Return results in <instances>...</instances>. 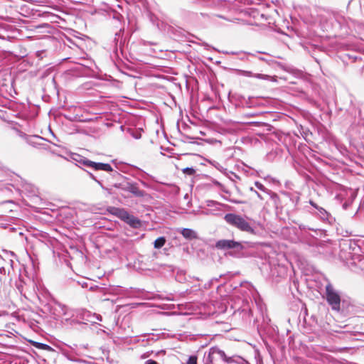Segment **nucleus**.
Returning a JSON list of instances; mask_svg holds the SVG:
<instances>
[{
    "instance_id": "f257e3e1",
    "label": "nucleus",
    "mask_w": 364,
    "mask_h": 364,
    "mask_svg": "<svg viewBox=\"0 0 364 364\" xmlns=\"http://www.w3.org/2000/svg\"><path fill=\"white\" fill-rule=\"evenodd\" d=\"M67 307L52 298L47 290V329H59L63 326H70L62 316L66 314Z\"/></svg>"
},
{
    "instance_id": "f03ea898",
    "label": "nucleus",
    "mask_w": 364,
    "mask_h": 364,
    "mask_svg": "<svg viewBox=\"0 0 364 364\" xmlns=\"http://www.w3.org/2000/svg\"><path fill=\"white\" fill-rule=\"evenodd\" d=\"M97 320L102 321V316L83 309L78 311L75 318L72 317L65 318V322L69 323L70 326H75L78 325L80 326V329L86 330L89 326V323L91 325H94L97 323Z\"/></svg>"
},
{
    "instance_id": "7ed1b4c3",
    "label": "nucleus",
    "mask_w": 364,
    "mask_h": 364,
    "mask_svg": "<svg viewBox=\"0 0 364 364\" xmlns=\"http://www.w3.org/2000/svg\"><path fill=\"white\" fill-rule=\"evenodd\" d=\"M107 210L109 214L118 218L132 228L138 229L142 226L141 220L130 214L124 208L109 206L107 208Z\"/></svg>"
},
{
    "instance_id": "20e7f679",
    "label": "nucleus",
    "mask_w": 364,
    "mask_h": 364,
    "mask_svg": "<svg viewBox=\"0 0 364 364\" xmlns=\"http://www.w3.org/2000/svg\"><path fill=\"white\" fill-rule=\"evenodd\" d=\"M215 247L220 250H230L229 255L237 258H240L243 256L242 251L245 249L243 242L225 239L218 240Z\"/></svg>"
},
{
    "instance_id": "39448f33",
    "label": "nucleus",
    "mask_w": 364,
    "mask_h": 364,
    "mask_svg": "<svg viewBox=\"0 0 364 364\" xmlns=\"http://www.w3.org/2000/svg\"><path fill=\"white\" fill-rule=\"evenodd\" d=\"M52 29L47 23V50H49L53 53H58L61 50L65 52V48H68L67 43L64 40L65 36L62 33H58L57 36L48 35V33H52Z\"/></svg>"
},
{
    "instance_id": "423d86ee",
    "label": "nucleus",
    "mask_w": 364,
    "mask_h": 364,
    "mask_svg": "<svg viewBox=\"0 0 364 364\" xmlns=\"http://www.w3.org/2000/svg\"><path fill=\"white\" fill-rule=\"evenodd\" d=\"M225 221L238 230L248 233L254 234L255 229L242 215L235 213H227L224 216Z\"/></svg>"
},
{
    "instance_id": "0eeeda50",
    "label": "nucleus",
    "mask_w": 364,
    "mask_h": 364,
    "mask_svg": "<svg viewBox=\"0 0 364 364\" xmlns=\"http://www.w3.org/2000/svg\"><path fill=\"white\" fill-rule=\"evenodd\" d=\"M238 355L227 356L225 352L217 346L211 347L208 353H205L203 361L205 364H212L219 360L227 363H231L236 360Z\"/></svg>"
},
{
    "instance_id": "6e6552de",
    "label": "nucleus",
    "mask_w": 364,
    "mask_h": 364,
    "mask_svg": "<svg viewBox=\"0 0 364 364\" xmlns=\"http://www.w3.org/2000/svg\"><path fill=\"white\" fill-rule=\"evenodd\" d=\"M98 171H103L107 173L103 176L105 183L114 187L115 184H119L122 179H127L117 169H114L109 164L100 162Z\"/></svg>"
},
{
    "instance_id": "1a4fd4ad",
    "label": "nucleus",
    "mask_w": 364,
    "mask_h": 364,
    "mask_svg": "<svg viewBox=\"0 0 364 364\" xmlns=\"http://www.w3.org/2000/svg\"><path fill=\"white\" fill-rule=\"evenodd\" d=\"M326 299L332 310L340 311L341 296L330 282H328L326 286Z\"/></svg>"
},
{
    "instance_id": "9d476101",
    "label": "nucleus",
    "mask_w": 364,
    "mask_h": 364,
    "mask_svg": "<svg viewBox=\"0 0 364 364\" xmlns=\"http://www.w3.org/2000/svg\"><path fill=\"white\" fill-rule=\"evenodd\" d=\"M64 211L65 209L47 201V225L54 222H63Z\"/></svg>"
},
{
    "instance_id": "9b49d317",
    "label": "nucleus",
    "mask_w": 364,
    "mask_h": 364,
    "mask_svg": "<svg viewBox=\"0 0 364 364\" xmlns=\"http://www.w3.org/2000/svg\"><path fill=\"white\" fill-rule=\"evenodd\" d=\"M114 188L127 191L138 198H143L147 195L144 191L139 189L137 183L129 182L126 181V179L119 184H115Z\"/></svg>"
},
{
    "instance_id": "f8f14e48",
    "label": "nucleus",
    "mask_w": 364,
    "mask_h": 364,
    "mask_svg": "<svg viewBox=\"0 0 364 364\" xmlns=\"http://www.w3.org/2000/svg\"><path fill=\"white\" fill-rule=\"evenodd\" d=\"M72 161L75 162V165L81 168V166H84L87 168H90L94 171H98L100 162H95L85 156H82L78 154L71 153L70 154V159Z\"/></svg>"
},
{
    "instance_id": "ddd939ff",
    "label": "nucleus",
    "mask_w": 364,
    "mask_h": 364,
    "mask_svg": "<svg viewBox=\"0 0 364 364\" xmlns=\"http://www.w3.org/2000/svg\"><path fill=\"white\" fill-rule=\"evenodd\" d=\"M64 40L67 43L68 48H65V54L63 55L58 60L59 63L64 60L71 58V55L77 54L79 50H80V47L75 43H74L70 38L65 36Z\"/></svg>"
},
{
    "instance_id": "4468645a",
    "label": "nucleus",
    "mask_w": 364,
    "mask_h": 364,
    "mask_svg": "<svg viewBox=\"0 0 364 364\" xmlns=\"http://www.w3.org/2000/svg\"><path fill=\"white\" fill-rule=\"evenodd\" d=\"M23 136L28 144L36 148H41L43 146L46 141L45 138L37 134L27 135L24 134Z\"/></svg>"
},
{
    "instance_id": "2eb2a0df",
    "label": "nucleus",
    "mask_w": 364,
    "mask_h": 364,
    "mask_svg": "<svg viewBox=\"0 0 364 364\" xmlns=\"http://www.w3.org/2000/svg\"><path fill=\"white\" fill-rule=\"evenodd\" d=\"M62 358L60 353L47 345V364H57Z\"/></svg>"
},
{
    "instance_id": "dca6fc26",
    "label": "nucleus",
    "mask_w": 364,
    "mask_h": 364,
    "mask_svg": "<svg viewBox=\"0 0 364 364\" xmlns=\"http://www.w3.org/2000/svg\"><path fill=\"white\" fill-rule=\"evenodd\" d=\"M206 205L208 207L210 208L211 209H208L205 210V214H212V215H217L218 211L221 210V208L225 205L219 203L215 200H209L206 201Z\"/></svg>"
},
{
    "instance_id": "f3484780",
    "label": "nucleus",
    "mask_w": 364,
    "mask_h": 364,
    "mask_svg": "<svg viewBox=\"0 0 364 364\" xmlns=\"http://www.w3.org/2000/svg\"><path fill=\"white\" fill-rule=\"evenodd\" d=\"M124 30L120 29L115 33L114 38V43L115 45L114 52L117 54L118 48L122 51L123 45L124 43V39L123 38Z\"/></svg>"
},
{
    "instance_id": "a211bd4d",
    "label": "nucleus",
    "mask_w": 364,
    "mask_h": 364,
    "mask_svg": "<svg viewBox=\"0 0 364 364\" xmlns=\"http://www.w3.org/2000/svg\"><path fill=\"white\" fill-rule=\"evenodd\" d=\"M182 236L188 240H192L198 238L197 232L191 228H182L178 231Z\"/></svg>"
},
{
    "instance_id": "6ab92c4d",
    "label": "nucleus",
    "mask_w": 364,
    "mask_h": 364,
    "mask_svg": "<svg viewBox=\"0 0 364 364\" xmlns=\"http://www.w3.org/2000/svg\"><path fill=\"white\" fill-rule=\"evenodd\" d=\"M267 196H269V199L271 200L274 207L277 210L280 208H282V203L281 200L278 196V194L272 191H269V193L267 194Z\"/></svg>"
},
{
    "instance_id": "aec40b11",
    "label": "nucleus",
    "mask_w": 364,
    "mask_h": 364,
    "mask_svg": "<svg viewBox=\"0 0 364 364\" xmlns=\"http://www.w3.org/2000/svg\"><path fill=\"white\" fill-rule=\"evenodd\" d=\"M317 212L316 213V215L322 220L323 221H329L331 218V214L323 208L319 206L317 208Z\"/></svg>"
},
{
    "instance_id": "412c9836",
    "label": "nucleus",
    "mask_w": 364,
    "mask_h": 364,
    "mask_svg": "<svg viewBox=\"0 0 364 364\" xmlns=\"http://www.w3.org/2000/svg\"><path fill=\"white\" fill-rule=\"evenodd\" d=\"M247 14L255 20V22L259 21L260 11L258 9L250 8L247 10Z\"/></svg>"
},
{
    "instance_id": "4be33fe9",
    "label": "nucleus",
    "mask_w": 364,
    "mask_h": 364,
    "mask_svg": "<svg viewBox=\"0 0 364 364\" xmlns=\"http://www.w3.org/2000/svg\"><path fill=\"white\" fill-rule=\"evenodd\" d=\"M85 171L87 172L91 179L95 181L101 188H104L105 180L103 179L102 175L98 177L87 170Z\"/></svg>"
},
{
    "instance_id": "5701e85b",
    "label": "nucleus",
    "mask_w": 364,
    "mask_h": 364,
    "mask_svg": "<svg viewBox=\"0 0 364 364\" xmlns=\"http://www.w3.org/2000/svg\"><path fill=\"white\" fill-rule=\"evenodd\" d=\"M85 171L87 172L91 179L95 181L101 188H104L105 180L103 179L102 175L98 177L87 170Z\"/></svg>"
},
{
    "instance_id": "b1692460",
    "label": "nucleus",
    "mask_w": 364,
    "mask_h": 364,
    "mask_svg": "<svg viewBox=\"0 0 364 364\" xmlns=\"http://www.w3.org/2000/svg\"><path fill=\"white\" fill-rule=\"evenodd\" d=\"M256 101H257V99H255L253 97H249L248 98L243 97V101L242 102V103L243 106L248 107V108H252V107H255L257 105V103Z\"/></svg>"
},
{
    "instance_id": "393cba45",
    "label": "nucleus",
    "mask_w": 364,
    "mask_h": 364,
    "mask_svg": "<svg viewBox=\"0 0 364 364\" xmlns=\"http://www.w3.org/2000/svg\"><path fill=\"white\" fill-rule=\"evenodd\" d=\"M222 191L224 193H225L226 194H228V196H223V198L225 200L229 201L232 203H235V204H245V201H244V200H239V199L231 197L230 193L228 191H227L224 188H223Z\"/></svg>"
},
{
    "instance_id": "a878e982",
    "label": "nucleus",
    "mask_w": 364,
    "mask_h": 364,
    "mask_svg": "<svg viewBox=\"0 0 364 364\" xmlns=\"http://www.w3.org/2000/svg\"><path fill=\"white\" fill-rule=\"evenodd\" d=\"M253 77H255V78H257L259 80L277 82L276 76H271V75H265V74H260V73L254 74Z\"/></svg>"
},
{
    "instance_id": "bb28decb",
    "label": "nucleus",
    "mask_w": 364,
    "mask_h": 364,
    "mask_svg": "<svg viewBox=\"0 0 364 364\" xmlns=\"http://www.w3.org/2000/svg\"><path fill=\"white\" fill-rule=\"evenodd\" d=\"M166 242V238L164 236H161L156 239L153 243L154 247L155 249H160L161 248Z\"/></svg>"
},
{
    "instance_id": "cd10ccee",
    "label": "nucleus",
    "mask_w": 364,
    "mask_h": 364,
    "mask_svg": "<svg viewBox=\"0 0 364 364\" xmlns=\"http://www.w3.org/2000/svg\"><path fill=\"white\" fill-rule=\"evenodd\" d=\"M61 18L58 15L54 14L52 12L47 11V22L49 21L50 23H59V20Z\"/></svg>"
},
{
    "instance_id": "c85d7f7f",
    "label": "nucleus",
    "mask_w": 364,
    "mask_h": 364,
    "mask_svg": "<svg viewBox=\"0 0 364 364\" xmlns=\"http://www.w3.org/2000/svg\"><path fill=\"white\" fill-rule=\"evenodd\" d=\"M60 6V0H47V8L58 10Z\"/></svg>"
},
{
    "instance_id": "c756f323",
    "label": "nucleus",
    "mask_w": 364,
    "mask_h": 364,
    "mask_svg": "<svg viewBox=\"0 0 364 364\" xmlns=\"http://www.w3.org/2000/svg\"><path fill=\"white\" fill-rule=\"evenodd\" d=\"M282 193L284 196L289 197L290 200L294 204V205H296L299 203V202L300 200V198L299 196H293L291 193H289L288 192H285V191L282 192Z\"/></svg>"
},
{
    "instance_id": "7c9ffc66",
    "label": "nucleus",
    "mask_w": 364,
    "mask_h": 364,
    "mask_svg": "<svg viewBox=\"0 0 364 364\" xmlns=\"http://www.w3.org/2000/svg\"><path fill=\"white\" fill-rule=\"evenodd\" d=\"M236 73H237V74H238L240 75H242V76H245V77H254V74L251 71H248V70L237 69V70H236Z\"/></svg>"
},
{
    "instance_id": "2f4dec72",
    "label": "nucleus",
    "mask_w": 364,
    "mask_h": 364,
    "mask_svg": "<svg viewBox=\"0 0 364 364\" xmlns=\"http://www.w3.org/2000/svg\"><path fill=\"white\" fill-rule=\"evenodd\" d=\"M255 186L257 187V188H258L259 191H262L263 193H264L266 195L269 193V191H270L269 189L267 188L262 183H261L260 182H258V181H256L255 183Z\"/></svg>"
},
{
    "instance_id": "473e14b6",
    "label": "nucleus",
    "mask_w": 364,
    "mask_h": 364,
    "mask_svg": "<svg viewBox=\"0 0 364 364\" xmlns=\"http://www.w3.org/2000/svg\"><path fill=\"white\" fill-rule=\"evenodd\" d=\"M269 18V16L264 14L263 13H260L259 16V22H254L255 24L259 25L262 23L264 21H267Z\"/></svg>"
},
{
    "instance_id": "72a5a7b5",
    "label": "nucleus",
    "mask_w": 364,
    "mask_h": 364,
    "mask_svg": "<svg viewBox=\"0 0 364 364\" xmlns=\"http://www.w3.org/2000/svg\"><path fill=\"white\" fill-rule=\"evenodd\" d=\"M183 172L188 176H193L196 173V170L193 167H186L183 169Z\"/></svg>"
},
{
    "instance_id": "f704fd0d",
    "label": "nucleus",
    "mask_w": 364,
    "mask_h": 364,
    "mask_svg": "<svg viewBox=\"0 0 364 364\" xmlns=\"http://www.w3.org/2000/svg\"><path fill=\"white\" fill-rule=\"evenodd\" d=\"M186 364H197V357L196 355L189 356Z\"/></svg>"
},
{
    "instance_id": "c9c22d12",
    "label": "nucleus",
    "mask_w": 364,
    "mask_h": 364,
    "mask_svg": "<svg viewBox=\"0 0 364 364\" xmlns=\"http://www.w3.org/2000/svg\"><path fill=\"white\" fill-rule=\"evenodd\" d=\"M234 363L237 364H250L246 360H245L241 356H237V358H236V360Z\"/></svg>"
},
{
    "instance_id": "e433bc0d",
    "label": "nucleus",
    "mask_w": 364,
    "mask_h": 364,
    "mask_svg": "<svg viewBox=\"0 0 364 364\" xmlns=\"http://www.w3.org/2000/svg\"><path fill=\"white\" fill-rule=\"evenodd\" d=\"M248 55L250 56H256V54H253V53H248L247 55L246 53H244L242 57H240V60H248Z\"/></svg>"
},
{
    "instance_id": "4c0bfd02",
    "label": "nucleus",
    "mask_w": 364,
    "mask_h": 364,
    "mask_svg": "<svg viewBox=\"0 0 364 364\" xmlns=\"http://www.w3.org/2000/svg\"><path fill=\"white\" fill-rule=\"evenodd\" d=\"M214 283V279H210L209 282L204 284V288L208 289H210Z\"/></svg>"
},
{
    "instance_id": "58836bf2",
    "label": "nucleus",
    "mask_w": 364,
    "mask_h": 364,
    "mask_svg": "<svg viewBox=\"0 0 364 364\" xmlns=\"http://www.w3.org/2000/svg\"><path fill=\"white\" fill-rule=\"evenodd\" d=\"M47 151H50L52 154H57V155H58V156H60V153H58V152L56 151V150L53 149L50 146H47Z\"/></svg>"
},
{
    "instance_id": "ea45409f",
    "label": "nucleus",
    "mask_w": 364,
    "mask_h": 364,
    "mask_svg": "<svg viewBox=\"0 0 364 364\" xmlns=\"http://www.w3.org/2000/svg\"><path fill=\"white\" fill-rule=\"evenodd\" d=\"M309 204L313 207L316 210H317V208L319 207V205H318L314 200H310L309 201Z\"/></svg>"
},
{
    "instance_id": "a19ab883",
    "label": "nucleus",
    "mask_w": 364,
    "mask_h": 364,
    "mask_svg": "<svg viewBox=\"0 0 364 364\" xmlns=\"http://www.w3.org/2000/svg\"><path fill=\"white\" fill-rule=\"evenodd\" d=\"M77 284L80 285L82 288H87V283L85 281L82 282H77Z\"/></svg>"
},
{
    "instance_id": "79ce46f5",
    "label": "nucleus",
    "mask_w": 364,
    "mask_h": 364,
    "mask_svg": "<svg viewBox=\"0 0 364 364\" xmlns=\"http://www.w3.org/2000/svg\"><path fill=\"white\" fill-rule=\"evenodd\" d=\"M36 346L41 349H46L45 343H36Z\"/></svg>"
},
{
    "instance_id": "37998d69",
    "label": "nucleus",
    "mask_w": 364,
    "mask_h": 364,
    "mask_svg": "<svg viewBox=\"0 0 364 364\" xmlns=\"http://www.w3.org/2000/svg\"><path fill=\"white\" fill-rule=\"evenodd\" d=\"M48 134L54 139H55V136L54 135L52 129H50V126L48 127Z\"/></svg>"
},
{
    "instance_id": "c03bdc74",
    "label": "nucleus",
    "mask_w": 364,
    "mask_h": 364,
    "mask_svg": "<svg viewBox=\"0 0 364 364\" xmlns=\"http://www.w3.org/2000/svg\"><path fill=\"white\" fill-rule=\"evenodd\" d=\"M145 364H158V363L154 360L149 359L145 362Z\"/></svg>"
},
{
    "instance_id": "a18cd8bd",
    "label": "nucleus",
    "mask_w": 364,
    "mask_h": 364,
    "mask_svg": "<svg viewBox=\"0 0 364 364\" xmlns=\"http://www.w3.org/2000/svg\"><path fill=\"white\" fill-rule=\"evenodd\" d=\"M255 193L257 195V196L260 200H264V196H262V194H260V193H258L257 191H255Z\"/></svg>"
},
{
    "instance_id": "49530a36",
    "label": "nucleus",
    "mask_w": 364,
    "mask_h": 364,
    "mask_svg": "<svg viewBox=\"0 0 364 364\" xmlns=\"http://www.w3.org/2000/svg\"><path fill=\"white\" fill-rule=\"evenodd\" d=\"M46 141H47V142H49V143H50V144H53L54 146H56V144H55V141H54L53 140H52L51 139H49V138H48V137H47Z\"/></svg>"
},
{
    "instance_id": "de8ad7c7",
    "label": "nucleus",
    "mask_w": 364,
    "mask_h": 364,
    "mask_svg": "<svg viewBox=\"0 0 364 364\" xmlns=\"http://www.w3.org/2000/svg\"><path fill=\"white\" fill-rule=\"evenodd\" d=\"M52 83H53L54 88H56V82H55L54 76L52 77Z\"/></svg>"
},
{
    "instance_id": "09e8293b",
    "label": "nucleus",
    "mask_w": 364,
    "mask_h": 364,
    "mask_svg": "<svg viewBox=\"0 0 364 364\" xmlns=\"http://www.w3.org/2000/svg\"><path fill=\"white\" fill-rule=\"evenodd\" d=\"M258 59L260 60L268 62V60L267 59L264 58L263 57L259 56V57H258Z\"/></svg>"
},
{
    "instance_id": "8fccbe9b",
    "label": "nucleus",
    "mask_w": 364,
    "mask_h": 364,
    "mask_svg": "<svg viewBox=\"0 0 364 364\" xmlns=\"http://www.w3.org/2000/svg\"><path fill=\"white\" fill-rule=\"evenodd\" d=\"M215 184L217 186H218V187H222V184H221L220 182H218V181H215Z\"/></svg>"
},
{
    "instance_id": "3c124183",
    "label": "nucleus",
    "mask_w": 364,
    "mask_h": 364,
    "mask_svg": "<svg viewBox=\"0 0 364 364\" xmlns=\"http://www.w3.org/2000/svg\"><path fill=\"white\" fill-rule=\"evenodd\" d=\"M112 163H113L114 164H115V168H116L117 169H119L118 165L116 164L115 160H112Z\"/></svg>"
},
{
    "instance_id": "603ef678",
    "label": "nucleus",
    "mask_w": 364,
    "mask_h": 364,
    "mask_svg": "<svg viewBox=\"0 0 364 364\" xmlns=\"http://www.w3.org/2000/svg\"><path fill=\"white\" fill-rule=\"evenodd\" d=\"M133 136L135 138V139H139L141 137V135L140 134H134L133 135Z\"/></svg>"
},
{
    "instance_id": "864d4df0",
    "label": "nucleus",
    "mask_w": 364,
    "mask_h": 364,
    "mask_svg": "<svg viewBox=\"0 0 364 364\" xmlns=\"http://www.w3.org/2000/svg\"><path fill=\"white\" fill-rule=\"evenodd\" d=\"M141 184H142L144 187H148V185H147V184H146V183H145L144 181H141Z\"/></svg>"
},
{
    "instance_id": "5fc2aeb1",
    "label": "nucleus",
    "mask_w": 364,
    "mask_h": 364,
    "mask_svg": "<svg viewBox=\"0 0 364 364\" xmlns=\"http://www.w3.org/2000/svg\"><path fill=\"white\" fill-rule=\"evenodd\" d=\"M250 191L254 192V193H255V191H256L252 187H251L250 188Z\"/></svg>"
},
{
    "instance_id": "6e6d98bb",
    "label": "nucleus",
    "mask_w": 364,
    "mask_h": 364,
    "mask_svg": "<svg viewBox=\"0 0 364 364\" xmlns=\"http://www.w3.org/2000/svg\"><path fill=\"white\" fill-rule=\"evenodd\" d=\"M214 163H215V164H213V166L217 167V166H217V164H218V165H219L218 162H215V161H214Z\"/></svg>"
},
{
    "instance_id": "4d7b16f0",
    "label": "nucleus",
    "mask_w": 364,
    "mask_h": 364,
    "mask_svg": "<svg viewBox=\"0 0 364 364\" xmlns=\"http://www.w3.org/2000/svg\"><path fill=\"white\" fill-rule=\"evenodd\" d=\"M214 163H215V164H213V166L217 167V166H217V164H218V165H219L218 162H215V161H214Z\"/></svg>"
},
{
    "instance_id": "13d9d810",
    "label": "nucleus",
    "mask_w": 364,
    "mask_h": 364,
    "mask_svg": "<svg viewBox=\"0 0 364 364\" xmlns=\"http://www.w3.org/2000/svg\"><path fill=\"white\" fill-rule=\"evenodd\" d=\"M214 163H215V164H213V166L217 167V166H217V164H218V165H219L218 162H215V161H214Z\"/></svg>"
},
{
    "instance_id": "bf43d9fd",
    "label": "nucleus",
    "mask_w": 364,
    "mask_h": 364,
    "mask_svg": "<svg viewBox=\"0 0 364 364\" xmlns=\"http://www.w3.org/2000/svg\"><path fill=\"white\" fill-rule=\"evenodd\" d=\"M212 279H214V282H218L219 279L218 278H213Z\"/></svg>"
},
{
    "instance_id": "052dcab7",
    "label": "nucleus",
    "mask_w": 364,
    "mask_h": 364,
    "mask_svg": "<svg viewBox=\"0 0 364 364\" xmlns=\"http://www.w3.org/2000/svg\"><path fill=\"white\" fill-rule=\"evenodd\" d=\"M51 63H49L48 64H46V66L50 65Z\"/></svg>"
},
{
    "instance_id": "680f3d73",
    "label": "nucleus",
    "mask_w": 364,
    "mask_h": 364,
    "mask_svg": "<svg viewBox=\"0 0 364 364\" xmlns=\"http://www.w3.org/2000/svg\"><path fill=\"white\" fill-rule=\"evenodd\" d=\"M51 63H49L48 64H46V66L50 65Z\"/></svg>"
},
{
    "instance_id": "e2e57ef3",
    "label": "nucleus",
    "mask_w": 364,
    "mask_h": 364,
    "mask_svg": "<svg viewBox=\"0 0 364 364\" xmlns=\"http://www.w3.org/2000/svg\"><path fill=\"white\" fill-rule=\"evenodd\" d=\"M51 63H49L48 64H46V66L50 65Z\"/></svg>"
},
{
    "instance_id": "0e129e2a",
    "label": "nucleus",
    "mask_w": 364,
    "mask_h": 364,
    "mask_svg": "<svg viewBox=\"0 0 364 364\" xmlns=\"http://www.w3.org/2000/svg\"><path fill=\"white\" fill-rule=\"evenodd\" d=\"M198 1H203V0H198Z\"/></svg>"
}]
</instances>
